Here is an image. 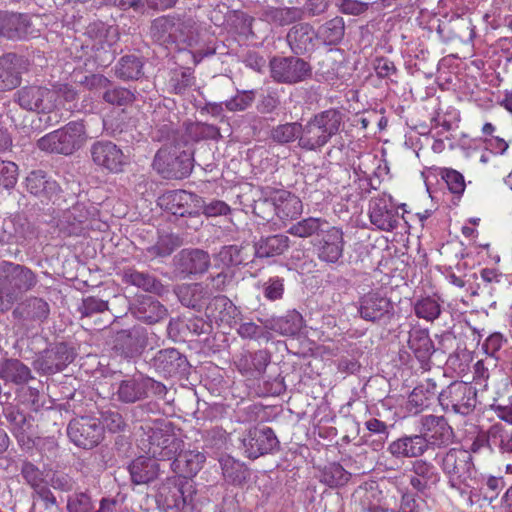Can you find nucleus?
<instances>
[{
	"label": "nucleus",
	"mask_w": 512,
	"mask_h": 512,
	"mask_svg": "<svg viewBox=\"0 0 512 512\" xmlns=\"http://www.w3.org/2000/svg\"><path fill=\"white\" fill-rule=\"evenodd\" d=\"M195 84L194 70L190 67L177 66L168 71L166 86L170 93L184 95Z\"/></svg>",
	"instance_id": "45"
},
{
	"label": "nucleus",
	"mask_w": 512,
	"mask_h": 512,
	"mask_svg": "<svg viewBox=\"0 0 512 512\" xmlns=\"http://www.w3.org/2000/svg\"><path fill=\"white\" fill-rule=\"evenodd\" d=\"M241 442L245 455L252 460L280 450V441L268 426L251 427L244 433Z\"/></svg>",
	"instance_id": "16"
},
{
	"label": "nucleus",
	"mask_w": 512,
	"mask_h": 512,
	"mask_svg": "<svg viewBox=\"0 0 512 512\" xmlns=\"http://www.w3.org/2000/svg\"><path fill=\"white\" fill-rule=\"evenodd\" d=\"M303 210L299 197L286 190L275 192V216L282 222L297 219Z\"/></svg>",
	"instance_id": "40"
},
{
	"label": "nucleus",
	"mask_w": 512,
	"mask_h": 512,
	"mask_svg": "<svg viewBox=\"0 0 512 512\" xmlns=\"http://www.w3.org/2000/svg\"><path fill=\"white\" fill-rule=\"evenodd\" d=\"M144 61L142 57L134 54L122 56L115 66V75L117 78L128 81L138 80L144 74Z\"/></svg>",
	"instance_id": "51"
},
{
	"label": "nucleus",
	"mask_w": 512,
	"mask_h": 512,
	"mask_svg": "<svg viewBox=\"0 0 512 512\" xmlns=\"http://www.w3.org/2000/svg\"><path fill=\"white\" fill-rule=\"evenodd\" d=\"M0 379L17 386L34 379L30 367L16 358H4L0 362Z\"/></svg>",
	"instance_id": "41"
},
{
	"label": "nucleus",
	"mask_w": 512,
	"mask_h": 512,
	"mask_svg": "<svg viewBox=\"0 0 512 512\" xmlns=\"http://www.w3.org/2000/svg\"><path fill=\"white\" fill-rule=\"evenodd\" d=\"M122 282L157 296H163L167 292L166 287L156 276L149 272L138 271L133 267L123 270Z\"/></svg>",
	"instance_id": "35"
},
{
	"label": "nucleus",
	"mask_w": 512,
	"mask_h": 512,
	"mask_svg": "<svg viewBox=\"0 0 512 512\" xmlns=\"http://www.w3.org/2000/svg\"><path fill=\"white\" fill-rule=\"evenodd\" d=\"M38 283L29 267L11 261H0V314L9 311L21 295Z\"/></svg>",
	"instance_id": "1"
},
{
	"label": "nucleus",
	"mask_w": 512,
	"mask_h": 512,
	"mask_svg": "<svg viewBox=\"0 0 512 512\" xmlns=\"http://www.w3.org/2000/svg\"><path fill=\"white\" fill-rule=\"evenodd\" d=\"M207 309L216 322L232 327L237 323L236 318L240 311L235 304L226 296L219 295L213 298Z\"/></svg>",
	"instance_id": "47"
},
{
	"label": "nucleus",
	"mask_w": 512,
	"mask_h": 512,
	"mask_svg": "<svg viewBox=\"0 0 512 512\" xmlns=\"http://www.w3.org/2000/svg\"><path fill=\"white\" fill-rule=\"evenodd\" d=\"M329 222L320 217H307L292 224L287 232L299 238H312L316 241Z\"/></svg>",
	"instance_id": "50"
},
{
	"label": "nucleus",
	"mask_w": 512,
	"mask_h": 512,
	"mask_svg": "<svg viewBox=\"0 0 512 512\" xmlns=\"http://www.w3.org/2000/svg\"><path fill=\"white\" fill-rule=\"evenodd\" d=\"M147 343V331L144 327L138 325L114 332L109 340L112 353L129 361L139 357Z\"/></svg>",
	"instance_id": "12"
},
{
	"label": "nucleus",
	"mask_w": 512,
	"mask_h": 512,
	"mask_svg": "<svg viewBox=\"0 0 512 512\" xmlns=\"http://www.w3.org/2000/svg\"><path fill=\"white\" fill-rule=\"evenodd\" d=\"M27 14L0 11V36L9 40H22L33 35Z\"/></svg>",
	"instance_id": "28"
},
{
	"label": "nucleus",
	"mask_w": 512,
	"mask_h": 512,
	"mask_svg": "<svg viewBox=\"0 0 512 512\" xmlns=\"http://www.w3.org/2000/svg\"><path fill=\"white\" fill-rule=\"evenodd\" d=\"M245 251L246 247L241 245H226L215 255V260L219 261L224 268L231 270L232 267L247 263L248 255Z\"/></svg>",
	"instance_id": "57"
},
{
	"label": "nucleus",
	"mask_w": 512,
	"mask_h": 512,
	"mask_svg": "<svg viewBox=\"0 0 512 512\" xmlns=\"http://www.w3.org/2000/svg\"><path fill=\"white\" fill-rule=\"evenodd\" d=\"M370 222L379 230L392 231L399 223L398 211L392 204V197L383 194L369 204Z\"/></svg>",
	"instance_id": "26"
},
{
	"label": "nucleus",
	"mask_w": 512,
	"mask_h": 512,
	"mask_svg": "<svg viewBox=\"0 0 512 512\" xmlns=\"http://www.w3.org/2000/svg\"><path fill=\"white\" fill-rule=\"evenodd\" d=\"M87 140L83 121H71L62 128L46 134L37 141V147L46 152L70 155Z\"/></svg>",
	"instance_id": "6"
},
{
	"label": "nucleus",
	"mask_w": 512,
	"mask_h": 512,
	"mask_svg": "<svg viewBox=\"0 0 512 512\" xmlns=\"http://www.w3.org/2000/svg\"><path fill=\"white\" fill-rule=\"evenodd\" d=\"M411 471L414 475L409 483L417 492L425 493L440 481V474L434 464L425 459L418 458L413 461Z\"/></svg>",
	"instance_id": "34"
},
{
	"label": "nucleus",
	"mask_w": 512,
	"mask_h": 512,
	"mask_svg": "<svg viewBox=\"0 0 512 512\" xmlns=\"http://www.w3.org/2000/svg\"><path fill=\"white\" fill-rule=\"evenodd\" d=\"M28 60L16 53H6L0 57V92L17 88L22 74L28 70Z\"/></svg>",
	"instance_id": "23"
},
{
	"label": "nucleus",
	"mask_w": 512,
	"mask_h": 512,
	"mask_svg": "<svg viewBox=\"0 0 512 512\" xmlns=\"http://www.w3.org/2000/svg\"><path fill=\"white\" fill-rule=\"evenodd\" d=\"M302 124L299 122H290L279 124L272 128L270 138L278 144H288L301 137Z\"/></svg>",
	"instance_id": "61"
},
{
	"label": "nucleus",
	"mask_w": 512,
	"mask_h": 512,
	"mask_svg": "<svg viewBox=\"0 0 512 512\" xmlns=\"http://www.w3.org/2000/svg\"><path fill=\"white\" fill-rule=\"evenodd\" d=\"M312 243L320 261L335 264L343 255L344 233L341 228L328 223L316 241H312Z\"/></svg>",
	"instance_id": "20"
},
{
	"label": "nucleus",
	"mask_w": 512,
	"mask_h": 512,
	"mask_svg": "<svg viewBox=\"0 0 512 512\" xmlns=\"http://www.w3.org/2000/svg\"><path fill=\"white\" fill-rule=\"evenodd\" d=\"M77 312L80 314V319L86 322L96 319L95 329H103L107 325V321L103 322L98 318L99 315L107 314L109 310V302L96 296H87L81 300L78 305Z\"/></svg>",
	"instance_id": "43"
},
{
	"label": "nucleus",
	"mask_w": 512,
	"mask_h": 512,
	"mask_svg": "<svg viewBox=\"0 0 512 512\" xmlns=\"http://www.w3.org/2000/svg\"><path fill=\"white\" fill-rule=\"evenodd\" d=\"M174 292L180 303L196 311H200L205 305L207 291L201 283L181 284L174 288Z\"/></svg>",
	"instance_id": "46"
},
{
	"label": "nucleus",
	"mask_w": 512,
	"mask_h": 512,
	"mask_svg": "<svg viewBox=\"0 0 512 512\" xmlns=\"http://www.w3.org/2000/svg\"><path fill=\"white\" fill-rule=\"evenodd\" d=\"M13 102L29 112L49 114L57 108V94L41 85H26L13 94Z\"/></svg>",
	"instance_id": "14"
},
{
	"label": "nucleus",
	"mask_w": 512,
	"mask_h": 512,
	"mask_svg": "<svg viewBox=\"0 0 512 512\" xmlns=\"http://www.w3.org/2000/svg\"><path fill=\"white\" fill-rule=\"evenodd\" d=\"M129 310L135 318L147 324H155L168 314L167 308L159 300L149 295L138 296L130 304Z\"/></svg>",
	"instance_id": "31"
},
{
	"label": "nucleus",
	"mask_w": 512,
	"mask_h": 512,
	"mask_svg": "<svg viewBox=\"0 0 512 512\" xmlns=\"http://www.w3.org/2000/svg\"><path fill=\"white\" fill-rule=\"evenodd\" d=\"M254 18L241 10L228 11L227 23L235 29L239 35L254 36Z\"/></svg>",
	"instance_id": "62"
},
{
	"label": "nucleus",
	"mask_w": 512,
	"mask_h": 512,
	"mask_svg": "<svg viewBox=\"0 0 512 512\" xmlns=\"http://www.w3.org/2000/svg\"><path fill=\"white\" fill-rule=\"evenodd\" d=\"M408 348L423 370H430L431 357L435 354V344L430 338L429 331L423 328H412L408 333Z\"/></svg>",
	"instance_id": "29"
},
{
	"label": "nucleus",
	"mask_w": 512,
	"mask_h": 512,
	"mask_svg": "<svg viewBox=\"0 0 512 512\" xmlns=\"http://www.w3.org/2000/svg\"><path fill=\"white\" fill-rule=\"evenodd\" d=\"M5 232H8L17 244L32 240L37 235L34 225L21 215H16L6 224Z\"/></svg>",
	"instance_id": "54"
},
{
	"label": "nucleus",
	"mask_w": 512,
	"mask_h": 512,
	"mask_svg": "<svg viewBox=\"0 0 512 512\" xmlns=\"http://www.w3.org/2000/svg\"><path fill=\"white\" fill-rule=\"evenodd\" d=\"M76 356L77 351L71 343L56 342L35 354L32 367L40 376H51L64 371Z\"/></svg>",
	"instance_id": "9"
},
{
	"label": "nucleus",
	"mask_w": 512,
	"mask_h": 512,
	"mask_svg": "<svg viewBox=\"0 0 512 512\" xmlns=\"http://www.w3.org/2000/svg\"><path fill=\"white\" fill-rule=\"evenodd\" d=\"M266 327L284 336H295L303 327V317L298 311L291 310L282 317L271 319Z\"/></svg>",
	"instance_id": "53"
},
{
	"label": "nucleus",
	"mask_w": 512,
	"mask_h": 512,
	"mask_svg": "<svg viewBox=\"0 0 512 512\" xmlns=\"http://www.w3.org/2000/svg\"><path fill=\"white\" fill-rule=\"evenodd\" d=\"M182 245L183 238L180 235L174 233L161 234L155 244L146 248V253L152 258L167 257Z\"/></svg>",
	"instance_id": "56"
},
{
	"label": "nucleus",
	"mask_w": 512,
	"mask_h": 512,
	"mask_svg": "<svg viewBox=\"0 0 512 512\" xmlns=\"http://www.w3.org/2000/svg\"><path fill=\"white\" fill-rule=\"evenodd\" d=\"M206 461L204 453L196 450L184 451L183 448L169 463L170 469L176 474L175 477H183L191 480L203 467Z\"/></svg>",
	"instance_id": "32"
},
{
	"label": "nucleus",
	"mask_w": 512,
	"mask_h": 512,
	"mask_svg": "<svg viewBox=\"0 0 512 512\" xmlns=\"http://www.w3.org/2000/svg\"><path fill=\"white\" fill-rule=\"evenodd\" d=\"M421 436L426 449L446 447L453 442L454 431L444 416L425 415L421 418Z\"/></svg>",
	"instance_id": "21"
},
{
	"label": "nucleus",
	"mask_w": 512,
	"mask_h": 512,
	"mask_svg": "<svg viewBox=\"0 0 512 512\" xmlns=\"http://www.w3.org/2000/svg\"><path fill=\"white\" fill-rule=\"evenodd\" d=\"M147 432L148 453L157 461H170L184 447V442L173 432V424L163 419L155 420Z\"/></svg>",
	"instance_id": "8"
},
{
	"label": "nucleus",
	"mask_w": 512,
	"mask_h": 512,
	"mask_svg": "<svg viewBox=\"0 0 512 512\" xmlns=\"http://www.w3.org/2000/svg\"><path fill=\"white\" fill-rule=\"evenodd\" d=\"M115 504V497H102L96 509V501L93 499L92 491L89 488L75 490L68 495L67 512H111Z\"/></svg>",
	"instance_id": "30"
},
{
	"label": "nucleus",
	"mask_w": 512,
	"mask_h": 512,
	"mask_svg": "<svg viewBox=\"0 0 512 512\" xmlns=\"http://www.w3.org/2000/svg\"><path fill=\"white\" fill-rule=\"evenodd\" d=\"M344 114L330 108L314 114L302 125L299 147L306 151H318L336 136L343 125Z\"/></svg>",
	"instance_id": "3"
},
{
	"label": "nucleus",
	"mask_w": 512,
	"mask_h": 512,
	"mask_svg": "<svg viewBox=\"0 0 512 512\" xmlns=\"http://www.w3.org/2000/svg\"><path fill=\"white\" fill-rule=\"evenodd\" d=\"M264 19L277 26H287L301 21L304 10L300 7H267L263 11Z\"/></svg>",
	"instance_id": "49"
},
{
	"label": "nucleus",
	"mask_w": 512,
	"mask_h": 512,
	"mask_svg": "<svg viewBox=\"0 0 512 512\" xmlns=\"http://www.w3.org/2000/svg\"><path fill=\"white\" fill-rule=\"evenodd\" d=\"M436 460L448 478L450 487L460 489L461 486H470L476 474L473 458L470 451L451 448L436 455Z\"/></svg>",
	"instance_id": "7"
},
{
	"label": "nucleus",
	"mask_w": 512,
	"mask_h": 512,
	"mask_svg": "<svg viewBox=\"0 0 512 512\" xmlns=\"http://www.w3.org/2000/svg\"><path fill=\"white\" fill-rule=\"evenodd\" d=\"M270 77L278 84L295 85L312 78L311 64L300 55L273 56L269 60Z\"/></svg>",
	"instance_id": "10"
},
{
	"label": "nucleus",
	"mask_w": 512,
	"mask_h": 512,
	"mask_svg": "<svg viewBox=\"0 0 512 512\" xmlns=\"http://www.w3.org/2000/svg\"><path fill=\"white\" fill-rule=\"evenodd\" d=\"M2 414L8 423L11 433L23 449L33 448L31 437L33 417L22 410L18 405L3 406Z\"/></svg>",
	"instance_id": "22"
},
{
	"label": "nucleus",
	"mask_w": 512,
	"mask_h": 512,
	"mask_svg": "<svg viewBox=\"0 0 512 512\" xmlns=\"http://www.w3.org/2000/svg\"><path fill=\"white\" fill-rule=\"evenodd\" d=\"M270 361L271 353L267 349H260L242 353L235 361V365L242 375L255 376L264 373Z\"/></svg>",
	"instance_id": "37"
},
{
	"label": "nucleus",
	"mask_w": 512,
	"mask_h": 512,
	"mask_svg": "<svg viewBox=\"0 0 512 512\" xmlns=\"http://www.w3.org/2000/svg\"><path fill=\"white\" fill-rule=\"evenodd\" d=\"M116 401L122 404H134L145 399L143 388V374L130 376L117 383V389L113 393Z\"/></svg>",
	"instance_id": "39"
},
{
	"label": "nucleus",
	"mask_w": 512,
	"mask_h": 512,
	"mask_svg": "<svg viewBox=\"0 0 512 512\" xmlns=\"http://www.w3.org/2000/svg\"><path fill=\"white\" fill-rule=\"evenodd\" d=\"M345 35V22L340 16H336L318 27L316 37L322 40L324 45L336 46L340 44Z\"/></svg>",
	"instance_id": "52"
},
{
	"label": "nucleus",
	"mask_w": 512,
	"mask_h": 512,
	"mask_svg": "<svg viewBox=\"0 0 512 512\" xmlns=\"http://www.w3.org/2000/svg\"><path fill=\"white\" fill-rule=\"evenodd\" d=\"M156 374L164 378L187 379L191 365L185 354L176 348L161 349L147 361Z\"/></svg>",
	"instance_id": "15"
},
{
	"label": "nucleus",
	"mask_w": 512,
	"mask_h": 512,
	"mask_svg": "<svg viewBox=\"0 0 512 512\" xmlns=\"http://www.w3.org/2000/svg\"><path fill=\"white\" fill-rule=\"evenodd\" d=\"M350 476L339 463L333 462L321 470L320 481L329 487H340L349 481Z\"/></svg>",
	"instance_id": "60"
},
{
	"label": "nucleus",
	"mask_w": 512,
	"mask_h": 512,
	"mask_svg": "<svg viewBox=\"0 0 512 512\" xmlns=\"http://www.w3.org/2000/svg\"><path fill=\"white\" fill-rule=\"evenodd\" d=\"M492 444L493 450L498 449L501 453H512V432L496 423L492 425Z\"/></svg>",
	"instance_id": "63"
},
{
	"label": "nucleus",
	"mask_w": 512,
	"mask_h": 512,
	"mask_svg": "<svg viewBox=\"0 0 512 512\" xmlns=\"http://www.w3.org/2000/svg\"><path fill=\"white\" fill-rule=\"evenodd\" d=\"M128 470L132 483L147 484L158 477L160 464L155 458L140 456L131 462Z\"/></svg>",
	"instance_id": "42"
},
{
	"label": "nucleus",
	"mask_w": 512,
	"mask_h": 512,
	"mask_svg": "<svg viewBox=\"0 0 512 512\" xmlns=\"http://www.w3.org/2000/svg\"><path fill=\"white\" fill-rule=\"evenodd\" d=\"M388 453L396 459L420 458L426 451V443L420 434L403 435L392 441Z\"/></svg>",
	"instance_id": "33"
},
{
	"label": "nucleus",
	"mask_w": 512,
	"mask_h": 512,
	"mask_svg": "<svg viewBox=\"0 0 512 512\" xmlns=\"http://www.w3.org/2000/svg\"><path fill=\"white\" fill-rule=\"evenodd\" d=\"M50 315L49 303L36 296H30L19 302L12 316L27 330L40 327Z\"/></svg>",
	"instance_id": "19"
},
{
	"label": "nucleus",
	"mask_w": 512,
	"mask_h": 512,
	"mask_svg": "<svg viewBox=\"0 0 512 512\" xmlns=\"http://www.w3.org/2000/svg\"><path fill=\"white\" fill-rule=\"evenodd\" d=\"M174 261L176 269L186 276L204 274L211 265L209 253L199 248L182 249Z\"/></svg>",
	"instance_id": "27"
},
{
	"label": "nucleus",
	"mask_w": 512,
	"mask_h": 512,
	"mask_svg": "<svg viewBox=\"0 0 512 512\" xmlns=\"http://www.w3.org/2000/svg\"><path fill=\"white\" fill-rule=\"evenodd\" d=\"M438 401L445 412L468 416L476 408L477 390L469 383L454 381L439 392Z\"/></svg>",
	"instance_id": "11"
},
{
	"label": "nucleus",
	"mask_w": 512,
	"mask_h": 512,
	"mask_svg": "<svg viewBox=\"0 0 512 512\" xmlns=\"http://www.w3.org/2000/svg\"><path fill=\"white\" fill-rule=\"evenodd\" d=\"M195 21L185 13L162 15L152 20L149 34L151 39L162 46L185 44L192 34Z\"/></svg>",
	"instance_id": "5"
},
{
	"label": "nucleus",
	"mask_w": 512,
	"mask_h": 512,
	"mask_svg": "<svg viewBox=\"0 0 512 512\" xmlns=\"http://www.w3.org/2000/svg\"><path fill=\"white\" fill-rule=\"evenodd\" d=\"M264 298L269 302L281 301L286 291V279L280 275H271L258 283Z\"/></svg>",
	"instance_id": "58"
},
{
	"label": "nucleus",
	"mask_w": 512,
	"mask_h": 512,
	"mask_svg": "<svg viewBox=\"0 0 512 512\" xmlns=\"http://www.w3.org/2000/svg\"><path fill=\"white\" fill-rule=\"evenodd\" d=\"M67 435L77 447L90 450L97 447L104 439V426L99 418L80 416L70 420Z\"/></svg>",
	"instance_id": "13"
},
{
	"label": "nucleus",
	"mask_w": 512,
	"mask_h": 512,
	"mask_svg": "<svg viewBox=\"0 0 512 512\" xmlns=\"http://www.w3.org/2000/svg\"><path fill=\"white\" fill-rule=\"evenodd\" d=\"M358 313L368 322L387 326L395 318V308L392 301L378 291L364 294L359 299Z\"/></svg>",
	"instance_id": "17"
},
{
	"label": "nucleus",
	"mask_w": 512,
	"mask_h": 512,
	"mask_svg": "<svg viewBox=\"0 0 512 512\" xmlns=\"http://www.w3.org/2000/svg\"><path fill=\"white\" fill-rule=\"evenodd\" d=\"M186 132L191 140L200 141H219L222 138L220 128L216 125L206 122H193L187 125Z\"/></svg>",
	"instance_id": "59"
},
{
	"label": "nucleus",
	"mask_w": 512,
	"mask_h": 512,
	"mask_svg": "<svg viewBox=\"0 0 512 512\" xmlns=\"http://www.w3.org/2000/svg\"><path fill=\"white\" fill-rule=\"evenodd\" d=\"M414 311L417 317L433 321L440 316L441 307L435 299L426 297L415 303Z\"/></svg>",
	"instance_id": "64"
},
{
	"label": "nucleus",
	"mask_w": 512,
	"mask_h": 512,
	"mask_svg": "<svg viewBox=\"0 0 512 512\" xmlns=\"http://www.w3.org/2000/svg\"><path fill=\"white\" fill-rule=\"evenodd\" d=\"M104 103L114 107H127L136 101L135 90L111 82V86L101 95Z\"/></svg>",
	"instance_id": "55"
},
{
	"label": "nucleus",
	"mask_w": 512,
	"mask_h": 512,
	"mask_svg": "<svg viewBox=\"0 0 512 512\" xmlns=\"http://www.w3.org/2000/svg\"><path fill=\"white\" fill-rule=\"evenodd\" d=\"M93 162L109 172L119 173L123 171L126 157L122 150L111 141H97L90 149Z\"/></svg>",
	"instance_id": "25"
},
{
	"label": "nucleus",
	"mask_w": 512,
	"mask_h": 512,
	"mask_svg": "<svg viewBox=\"0 0 512 512\" xmlns=\"http://www.w3.org/2000/svg\"><path fill=\"white\" fill-rule=\"evenodd\" d=\"M196 493L192 480L168 477L157 490L156 504L162 512H199Z\"/></svg>",
	"instance_id": "4"
},
{
	"label": "nucleus",
	"mask_w": 512,
	"mask_h": 512,
	"mask_svg": "<svg viewBox=\"0 0 512 512\" xmlns=\"http://www.w3.org/2000/svg\"><path fill=\"white\" fill-rule=\"evenodd\" d=\"M438 394L436 383L432 379H426L408 396L407 408L410 412L417 414L428 407L430 400Z\"/></svg>",
	"instance_id": "48"
},
{
	"label": "nucleus",
	"mask_w": 512,
	"mask_h": 512,
	"mask_svg": "<svg viewBox=\"0 0 512 512\" xmlns=\"http://www.w3.org/2000/svg\"><path fill=\"white\" fill-rule=\"evenodd\" d=\"M158 204L175 216L195 217L201 213L203 198L185 190H171L159 197Z\"/></svg>",
	"instance_id": "18"
},
{
	"label": "nucleus",
	"mask_w": 512,
	"mask_h": 512,
	"mask_svg": "<svg viewBox=\"0 0 512 512\" xmlns=\"http://www.w3.org/2000/svg\"><path fill=\"white\" fill-rule=\"evenodd\" d=\"M25 184L27 191L43 204L55 203L60 197V185L43 170L31 171L25 179Z\"/></svg>",
	"instance_id": "24"
},
{
	"label": "nucleus",
	"mask_w": 512,
	"mask_h": 512,
	"mask_svg": "<svg viewBox=\"0 0 512 512\" xmlns=\"http://www.w3.org/2000/svg\"><path fill=\"white\" fill-rule=\"evenodd\" d=\"M219 464L224 480L234 486L245 485L251 476L250 469L230 455L220 457Z\"/></svg>",
	"instance_id": "44"
},
{
	"label": "nucleus",
	"mask_w": 512,
	"mask_h": 512,
	"mask_svg": "<svg viewBox=\"0 0 512 512\" xmlns=\"http://www.w3.org/2000/svg\"><path fill=\"white\" fill-rule=\"evenodd\" d=\"M153 169L168 180H181L188 177L194 167V150L183 141L166 143L156 152Z\"/></svg>",
	"instance_id": "2"
},
{
	"label": "nucleus",
	"mask_w": 512,
	"mask_h": 512,
	"mask_svg": "<svg viewBox=\"0 0 512 512\" xmlns=\"http://www.w3.org/2000/svg\"><path fill=\"white\" fill-rule=\"evenodd\" d=\"M290 243V238L282 233L261 236L254 242V255L260 259L281 256L288 251Z\"/></svg>",
	"instance_id": "36"
},
{
	"label": "nucleus",
	"mask_w": 512,
	"mask_h": 512,
	"mask_svg": "<svg viewBox=\"0 0 512 512\" xmlns=\"http://www.w3.org/2000/svg\"><path fill=\"white\" fill-rule=\"evenodd\" d=\"M314 28L309 23H297L293 25L287 35L286 41L295 55H304L313 49Z\"/></svg>",
	"instance_id": "38"
}]
</instances>
